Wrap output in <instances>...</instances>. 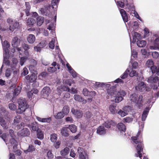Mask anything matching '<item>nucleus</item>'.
<instances>
[{"instance_id":"f257e3e1","label":"nucleus","mask_w":159,"mask_h":159,"mask_svg":"<svg viewBox=\"0 0 159 159\" xmlns=\"http://www.w3.org/2000/svg\"><path fill=\"white\" fill-rule=\"evenodd\" d=\"M143 126H139V129L137 135L131 137L132 142L136 144V150L137 153L135 154V156L136 157H139L140 159H142L143 149V144L142 143L140 139L141 136L140 135L141 132L142 131ZM143 159H148V158L144 156Z\"/></svg>"},{"instance_id":"f03ea898","label":"nucleus","mask_w":159,"mask_h":159,"mask_svg":"<svg viewBox=\"0 0 159 159\" xmlns=\"http://www.w3.org/2000/svg\"><path fill=\"white\" fill-rule=\"evenodd\" d=\"M107 93L112 96L113 101L116 103L121 102L126 94V92L124 90H120L117 92L111 87L107 88Z\"/></svg>"},{"instance_id":"7ed1b4c3","label":"nucleus","mask_w":159,"mask_h":159,"mask_svg":"<svg viewBox=\"0 0 159 159\" xmlns=\"http://www.w3.org/2000/svg\"><path fill=\"white\" fill-rule=\"evenodd\" d=\"M2 46L3 49V63L6 65L9 64V61L7 60L9 57V48L10 44L7 41H5L3 43H2Z\"/></svg>"},{"instance_id":"20e7f679","label":"nucleus","mask_w":159,"mask_h":159,"mask_svg":"<svg viewBox=\"0 0 159 159\" xmlns=\"http://www.w3.org/2000/svg\"><path fill=\"white\" fill-rule=\"evenodd\" d=\"M7 21L9 25V28L8 30V31L9 33L17 30L20 27L19 22L16 20L8 18L7 19Z\"/></svg>"},{"instance_id":"39448f33","label":"nucleus","mask_w":159,"mask_h":159,"mask_svg":"<svg viewBox=\"0 0 159 159\" xmlns=\"http://www.w3.org/2000/svg\"><path fill=\"white\" fill-rule=\"evenodd\" d=\"M150 41L153 45L150 46V49L156 50L159 49V36L156 34H153L151 37Z\"/></svg>"},{"instance_id":"423d86ee","label":"nucleus","mask_w":159,"mask_h":159,"mask_svg":"<svg viewBox=\"0 0 159 159\" xmlns=\"http://www.w3.org/2000/svg\"><path fill=\"white\" fill-rule=\"evenodd\" d=\"M18 108L16 110V112L21 114L24 112L28 108V105L25 98H20L18 101Z\"/></svg>"},{"instance_id":"0eeeda50","label":"nucleus","mask_w":159,"mask_h":159,"mask_svg":"<svg viewBox=\"0 0 159 159\" xmlns=\"http://www.w3.org/2000/svg\"><path fill=\"white\" fill-rule=\"evenodd\" d=\"M143 97L142 95H139L138 98L137 94L134 93L131 94L129 96V99L131 102L135 103L136 105L140 107L143 101Z\"/></svg>"},{"instance_id":"6e6552de","label":"nucleus","mask_w":159,"mask_h":159,"mask_svg":"<svg viewBox=\"0 0 159 159\" xmlns=\"http://www.w3.org/2000/svg\"><path fill=\"white\" fill-rule=\"evenodd\" d=\"M7 114L5 116L2 114L0 115V124L4 129H7L9 126L10 119L7 117Z\"/></svg>"},{"instance_id":"1a4fd4ad","label":"nucleus","mask_w":159,"mask_h":159,"mask_svg":"<svg viewBox=\"0 0 159 159\" xmlns=\"http://www.w3.org/2000/svg\"><path fill=\"white\" fill-rule=\"evenodd\" d=\"M17 142L15 139H12L10 142V144L8 146V149L10 151V149L13 147V151L16 153V154L20 156L21 153V152L19 150L17 149Z\"/></svg>"},{"instance_id":"9d476101","label":"nucleus","mask_w":159,"mask_h":159,"mask_svg":"<svg viewBox=\"0 0 159 159\" xmlns=\"http://www.w3.org/2000/svg\"><path fill=\"white\" fill-rule=\"evenodd\" d=\"M18 63V61L16 58H13L12 60V62H10L8 65L10 66L11 68V70L13 71V73L15 75L17 74L18 72V70L16 69L17 67V64Z\"/></svg>"},{"instance_id":"9b49d317","label":"nucleus","mask_w":159,"mask_h":159,"mask_svg":"<svg viewBox=\"0 0 159 159\" xmlns=\"http://www.w3.org/2000/svg\"><path fill=\"white\" fill-rule=\"evenodd\" d=\"M60 88H61V89L63 91L70 92L72 94H76L78 93V91L76 90V89L73 88H72L71 89H70L67 86H61V87H60L58 86V87L57 88V89L58 90V89Z\"/></svg>"},{"instance_id":"f8f14e48","label":"nucleus","mask_w":159,"mask_h":159,"mask_svg":"<svg viewBox=\"0 0 159 159\" xmlns=\"http://www.w3.org/2000/svg\"><path fill=\"white\" fill-rule=\"evenodd\" d=\"M52 67H49L48 68V70L51 73H53L56 71L57 70V67L58 69H60L59 65L56 62H53L52 64Z\"/></svg>"},{"instance_id":"ddd939ff","label":"nucleus","mask_w":159,"mask_h":159,"mask_svg":"<svg viewBox=\"0 0 159 159\" xmlns=\"http://www.w3.org/2000/svg\"><path fill=\"white\" fill-rule=\"evenodd\" d=\"M51 90L48 87H46L43 88L42 91V95L44 98H47L50 94Z\"/></svg>"},{"instance_id":"4468645a","label":"nucleus","mask_w":159,"mask_h":159,"mask_svg":"<svg viewBox=\"0 0 159 159\" xmlns=\"http://www.w3.org/2000/svg\"><path fill=\"white\" fill-rule=\"evenodd\" d=\"M135 89L136 90L141 92L147 91L146 88V85L143 82H141L139 83L138 85L135 87Z\"/></svg>"},{"instance_id":"2eb2a0df","label":"nucleus","mask_w":159,"mask_h":159,"mask_svg":"<svg viewBox=\"0 0 159 159\" xmlns=\"http://www.w3.org/2000/svg\"><path fill=\"white\" fill-rule=\"evenodd\" d=\"M20 43V40L16 37H13L12 40L11 44L12 47L14 48H16L18 46Z\"/></svg>"},{"instance_id":"dca6fc26","label":"nucleus","mask_w":159,"mask_h":159,"mask_svg":"<svg viewBox=\"0 0 159 159\" xmlns=\"http://www.w3.org/2000/svg\"><path fill=\"white\" fill-rule=\"evenodd\" d=\"M30 131L26 128L23 129L18 133L19 136L22 137L28 136L30 135Z\"/></svg>"},{"instance_id":"f3484780","label":"nucleus","mask_w":159,"mask_h":159,"mask_svg":"<svg viewBox=\"0 0 159 159\" xmlns=\"http://www.w3.org/2000/svg\"><path fill=\"white\" fill-rule=\"evenodd\" d=\"M66 66L67 68L68 71L71 75L73 77L75 78L77 76V73L72 69L68 63H67L66 64Z\"/></svg>"},{"instance_id":"a211bd4d","label":"nucleus","mask_w":159,"mask_h":159,"mask_svg":"<svg viewBox=\"0 0 159 159\" xmlns=\"http://www.w3.org/2000/svg\"><path fill=\"white\" fill-rule=\"evenodd\" d=\"M71 112L75 116L78 118H80L82 116L83 113L80 110L73 108L71 109Z\"/></svg>"},{"instance_id":"6ab92c4d","label":"nucleus","mask_w":159,"mask_h":159,"mask_svg":"<svg viewBox=\"0 0 159 159\" xmlns=\"http://www.w3.org/2000/svg\"><path fill=\"white\" fill-rule=\"evenodd\" d=\"M105 127L107 128H110L111 126H114L116 125L115 123L113 121L111 120H108L106 121L103 124Z\"/></svg>"},{"instance_id":"aec40b11","label":"nucleus","mask_w":159,"mask_h":159,"mask_svg":"<svg viewBox=\"0 0 159 159\" xmlns=\"http://www.w3.org/2000/svg\"><path fill=\"white\" fill-rule=\"evenodd\" d=\"M120 12L124 22H127L128 21V16L125 11L123 9H120Z\"/></svg>"},{"instance_id":"412c9836","label":"nucleus","mask_w":159,"mask_h":159,"mask_svg":"<svg viewBox=\"0 0 159 159\" xmlns=\"http://www.w3.org/2000/svg\"><path fill=\"white\" fill-rule=\"evenodd\" d=\"M158 80V77L152 76L148 78V81L150 84H156Z\"/></svg>"},{"instance_id":"4be33fe9","label":"nucleus","mask_w":159,"mask_h":159,"mask_svg":"<svg viewBox=\"0 0 159 159\" xmlns=\"http://www.w3.org/2000/svg\"><path fill=\"white\" fill-rule=\"evenodd\" d=\"M27 40L30 44H33L35 40V36L32 34H29L27 37Z\"/></svg>"},{"instance_id":"5701e85b","label":"nucleus","mask_w":159,"mask_h":159,"mask_svg":"<svg viewBox=\"0 0 159 159\" xmlns=\"http://www.w3.org/2000/svg\"><path fill=\"white\" fill-rule=\"evenodd\" d=\"M74 98L76 101L82 102L83 103H85L87 102V101L84 100L80 95L75 94L74 96Z\"/></svg>"},{"instance_id":"b1692460","label":"nucleus","mask_w":159,"mask_h":159,"mask_svg":"<svg viewBox=\"0 0 159 159\" xmlns=\"http://www.w3.org/2000/svg\"><path fill=\"white\" fill-rule=\"evenodd\" d=\"M97 133L100 135H103L106 133V129L103 126H100L97 128Z\"/></svg>"},{"instance_id":"393cba45","label":"nucleus","mask_w":159,"mask_h":159,"mask_svg":"<svg viewBox=\"0 0 159 159\" xmlns=\"http://www.w3.org/2000/svg\"><path fill=\"white\" fill-rule=\"evenodd\" d=\"M36 118L39 121L42 123H49L51 120L50 117L42 118L38 116H36Z\"/></svg>"},{"instance_id":"a878e982","label":"nucleus","mask_w":159,"mask_h":159,"mask_svg":"<svg viewBox=\"0 0 159 159\" xmlns=\"http://www.w3.org/2000/svg\"><path fill=\"white\" fill-rule=\"evenodd\" d=\"M150 109L148 107H147L143 112L142 116V120L144 121L145 120L146 117L149 112Z\"/></svg>"},{"instance_id":"bb28decb","label":"nucleus","mask_w":159,"mask_h":159,"mask_svg":"<svg viewBox=\"0 0 159 159\" xmlns=\"http://www.w3.org/2000/svg\"><path fill=\"white\" fill-rule=\"evenodd\" d=\"M28 126L34 131H38V127L36 122H33L31 125H28Z\"/></svg>"},{"instance_id":"cd10ccee","label":"nucleus","mask_w":159,"mask_h":159,"mask_svg":"<svg viewBox=\"0 0 159 159\" xmlns=\"http://www.w3.org/2000/svg\"><path fill=\"white\" fill-rule=\"evenodd\" d=\"M27 25L29 27H31L35 23V20L32 17L29 18L26 20Z\"/></svg>"},{"instance_id":"c85d7f7f","label":"nucleus","mask_w":159,"mask_h":159,"mask_svg":"<svg viewBox=\"0 0 159 159\" xmlns=\"http://www.w3.org/2000/svg\"><path fill=\"white\" fill-rule=\"evenodd\" d=\"M116 106L114 105H110L109 109L110 112L112 114H114L117 113V110L116 108Z\"/></svg>"},{"instance_id":"c756f323","label":"nucleus","mask_w":159,"mask_h":159,"mask_svg":"<svg viewBox=\"0 0 159 159\" xmlns=\"http://www.w3.org/2000/svg\"><path fill=\"white\" fill-rule=\"evenodd\" d=\"M117 127L118 129L120 131L125 132L126 130V127L124 124L123 123H118Z\"/></svg>"},{"instance_id":"7c9ffc66","label":"nucleus","mask_w":159,"mask_h":159,"mask_svg":"<svg viewBox=\"0 0 159 159\" xmlns=\"http://www.w3.org/2000/svg\"><path fill=\"white\" fill-rule=\"evenodd\" d=\"M92 84L93 85L94 88H100L101 87H104V83H100V82H95L94 81H93L92 82Z\"/></svg>"},{"instance_id":"2f4dec72","label":"nucleus","mask_w":159,"mask_h":159,"mask_svg":"<svg viewBox=\"0 0 159 159\" xmlns=\"http://www.w3.org/2000/svg\"><path fill=\"white\" fill-rule=\"evenodd\" d=\"M123 2L124 3V5H125L126 8H127L129 10L130 9H134V5L132 4L128 3L127 0H123Z\"/></svg>"},{"instance_id":"473e14b6","label":"nucleus","mask_w":159,"mask_h":159,"mask_svg":"<svg viewBox=\"0 0 159 159\" xmlns=\"http://www.w3.org/2000/svg\"><path fill=\"white\" fill-rule=\"evenodd\" d=\"M151 70L152 73H156L159 76V67H157L155 66H153L151 67Z\"/></svg>"},{"instance_id":"72a5a7b5","label":"nucleus","mask_w":159,"mask_h":159,"mask_svg":"<svg viewBox=\"0 0 159 159\" xmlns=\"http://www.w3.org/2000/svg\"><path fill=\"white\" fill-rule=\"evenodd\" d=\"M137 44L139 47H143L146 45V42L144 40H139L137 41Z\"/></svg>"},{"instance_id":"f704fd0d","label":"nucleus","mask_w":159,"mask_h":159,"mask_svg":"<svg viewBox=\"0 0 159 159\" xmlns=\"http://www.w3.org/2000/svg\"><path fill=\"white\" fill-rule=\"evenodd\" d=\"M25 6L26 9H25L24 11L25 12L26 15L28 16L30 15L29 12L30 9V3L28 2H25Z\"/></svg>"},{"instance_id":"c9c22d12","label":"nucleus","mask_w":159,"mask_h":159,"mask_svg":"<svg viewBox=\"0 0 159 159\" xmlns=\"http://www.w3.org/2000/svg\"><path fill=\"white\" fill-rule=\"evenodd\" d=\"M68 128L67 127L63 128L61 130V133L62 134L65 136H68L69 134L68 133Z\"/></svg>"},{"instance_id":"e433bc0d","label":"nucleus","mask_w":159,"mask_h":159,"mask_svg":"<svg viewBox=\"0 0 159 159\" xmlns=\"http://www.w3.org/2000/svg\"><path fill=\"white\" fill-rule=\"evenodd\" d=\"M44 21V18L42 16H39L37 18V24L38 26H40Z\"/></svg>"},{"instance_id":"4c0bfd02","label":"nucleus","mask_w":159,"mask_h":159,"mask_svg":"<svg viewBox=\"0 0 159 159\" xmlns=\"http://www.w3.org/2000/svg\"><path fill=\"white\" fill-rule=\"evenodd\" d=\"M2 114L5 116L8 114V112L6 110L4 107L0 106V115L2 116Z\"/></svg>"},{"instance_id":"58836bf2","label":"nucleus","mask_w":159,"mask_h":159,"mask_svg":"<svg viewBox=\"0 0 159 159\" xmlns=\"http://www.w3.org/2000/svg\"><path fill=\"white\" fill-rule=\"evenodd\" d=\"M35 150V148L34 147L31 145H30L29 146L28 149L26 150H24V152L25 153H27L28 152H32Z\"/></svg>"},{"instance_id":"ea45409f","label":"nucleus","mask_w":159,"mask_h":159,"mask_svg":"<svg viewBox=\"0 0 159 159\" xmlns=\"http://www.w3.org/2000/svg\"><path fill=\"white\" fill-rule=\"evenodd\" d=\"M68 128L73 133H75L77 131V129L76 126L72 124L70 125Z\"/></svg>"},{"instance_id":"a19ab883","label":"nucleus","mask_w":159,"mask_h":159,"mask_svg":"<svg viewBox=\"0 0 159 159\" xmlns=\"http://www.w3.org/2000/svg\"><path fill=\"white\" fill-rule=\"evenodd\" d=\"M58 0H52V7L53 8H54V10H56L57 9V4L58 2Z\"/></svg>"},{"instance_id":"79ce46f5","label":"nucleus","mask_w":159,"mask_h":159,"mask_svg":"<svg viewBox=\"0 0 159 159\" xmlns=\"http://www.w3.org/2000/svg\"><path fill=\"white\" fill-rule=\"evenodd\" d=\"M69 151V148L67 147H66L61 151V154L63 156H66L68 154Z\"/></svg>"},{"instance_id":"37998d69","label":"nucleus","mask_w":159,"mask_h":159,"mask_svg":"<svg viewBox=\"0 0 159 159\" xmlns=\"http://www.w3.org/2000/svg\"><path fill=\"white\" fill-rule=\"evenodd\" d=\"M132 10V11L130 13V14H131L132 16L135 17L137 19L142 21V19L139 16L138 13L135 10H133V9Z\"/></svg>"},{"instance_id":"c03bdc74","label":"nucleus","mask_w":159,"mask_h":159,"mask_svg":"<svg viewBox=\"0 0 159 159\" xmlns=\"http://www.w3.org/2000/svg\"><path fill=\"white\" fill-rule=\"evenodd\" d=\"M37 138L40 139L42 140L43 138V133L40 130H38L37 132Z\"/></svg>"},{"instance_id":"a18cd8bd","label":"nucleus","mask_w":159,"mask_h":159,"mask_svg":"<svg viewBox=\"0 0 159 159\" xmlns=\"http://www.w3.org/2000/svg\"><path fill=\"white\" fill-rule=\"evenodd\" d=\"M122 109L128 114V113L131 111L132 110V108L131 106H126L123 107Z\"/></svg>"},{"instance_id":"49530a36","label":"nucleus","mask_w":159,"mask_h":159,"mask_svg":"<svg viewBox=\"0 0 159 159\" xmlns=\"http://www.w3.org/2000/svg\"><path fill=\"white\" fill-rule=\"evenodd\" d=\"M154 62L152 60H148L146 62V66L148 68H150L154 65Z\"/></svg>"},{"instance_id":"de8ad7c7","label":"nucleus","mask_w":159,"mask_h":159,"mask_svg":"<svg viewBox=\"0 0 159 159\" xmlns=\"http://www.w3.org/2000/svg\"><path fill=\"white\" fill-rule=\"evenodd\" d=\"M21 89V88L20 86H18L14 90V95L15 96L18 95L20 93Z\"/></svg>"},{"instance_id":"09e8293b","label":"nucleus","mask_w":159,"mask_h":159,"mask_svg":"<svg viewBox=\"0 0 159 159\" xmlns=\"http://www.w3.org/2000/svg\"><path fill=\"white\" fill-rule=\"evenodd\" d=\"M9 108L11 110L14 111L17 108V106L13 102L10 103L8 105Z\"/></svg>"},{"instance_id":"8fccbe9b","label":"nucleus","mask_w":159,"mask_h":159,"mask_svg":"<svg viewBox=\"0 0 159 159\" xmlns=\"http://www.w3.org/2000/svg\"><path fill=\"white\" fill-rule=\"evenodd\" d=\"M129 71L128 69H126L124 73L120 76L121 78L123 79L126 78L128 76Z\"/></svg>"},{"instance_id":"3c124183","label":"nucleus","mask_w":159,"mask_h":159,"mask_svg":"<svg viewBox=\"0 0 159 159\" xmlns=\"http://www.w3.org/2000/svg\"><path fill=\"white\" fill-rule=\"evenodd\" d=\"M117 113L121 117H124L127 115V112H126L125 111H123L122 109H120L117 112Z\"/></svg>"},{"instance_id":"603ef678","label":"nucleus","mask_w":159,"mask_h":159,"mask_svg":"<svg viewBox=\"0 0 159 159\" xmlns=\"http://www.w3.org/2000/svg\"><path fill=\"white\" fill-rule=\"evenodd\" d=\"M57 139V135L55 134H52L50 136V140L52 142H55Z\"/></svg>"},{"instance_id":"864d4df0","label":"nucleus","mask_w":159,"mask_h":159,"mask_svg":"<svg viewBox=\"0 0 159 159\" xmlns=\"http://www.w3.org/2000/svg\"><path fill=\"white\" fill-rule=\"evenodd\" d=\"M131 59L132 57L134 58H136L137 57V53L134 49H132V45L131 46Z\"/></svg>"},{"instance_id":"5fc2aeb1","label":"nucleus","mask_w":159,"mask_h":159,"mask_svg":"<svg viewBox=\"0 0 159 159\" xmlns=\"http://www.w3.org/2000/svg\"><path fill=\"white\" fill-rule=\"evenodd\" d=\"M65 114L62 111L58 113L56 116H55V118L56 119H60L64 117Z\"/></svg>"},{"instance_id":"6e6d98bb","label":"nucleus","mask_w":159,"mask_h":159,"mask_svg":"<svg viewBox=\"0 0 159 159\" xmlns=\"http://www.w3.org/2000/svg\"><path fill=\"white\" fill-rule=\"evenodd\" d=\"M9 133L11 139L10 140V142L12 139H15V136L14 133V131L12 129H10L9 130Z\"/></svg>"},{"instance_id":"4d7b16f0","label":"nucleus","mask_w":159,"mask_h":159,"mask_svg":"<svg viewBox=\"0 0 159 159\" xmlns=\"http://www.w3.org/2000/svg\"><path fill=\"white\" fill-rule=\"evenodd\" d=\"M11 70L10 69H7L5 72V77L7 78H8L11 74Z\"/></svg>"},{"instance_id":"13d9d810","label":"nucleus","mask_w":159,"mask_h":159,"mask_svg":"<svg viewBox=\"0 0 159 159\" xmlns=\"http://www.w3.org/2000/svg\"><path fill=\"white\" fill-rule=\"evenodd\" d=\"M129 76L130 77H133L134 76H137L138 75V73L136 71L134 70H132L129 73Z\"/></svg>"},{"instance_id":"bf43d9fd","label":"nucleus","mask_w":159,"mask_h":159,"mask_svg":"<svg viewBox=\"0 0 159 159\" xmlns=\"http://www.w3.org/2000/svg\"><path fill=\"white\" fill-rule=\"evenodd\" d=\"M55 40L54 39H52V40L49 42V48L52 49H53L54 48V43Z\"/></svg>"},{"instance_id":"052dcab7","label":"nucleus","mask_w":159,"mask_h":159,"mask_svg":"<svg viewBox=\"0 0 159 159\" xmlns=\"http://www.w3.org/2000/svg\"><path fill=\"white\" fill-rule=\"evenodd\" d=\"M62 112L65 114H67L69 112V108L68 106H65L62 109Z\"/></svg>"},{"instance_id":"680f3d73","label":"nucleus","mask_w":159,"mask_h":159,"mask_svg":"<svg viewBox=\"0 0 159 159\" xmlns=\"http://www.w3.org/2000/svg\"><path fill=\"white\" fill-rule=\"evenodd\" d=\"M37 79V76L35 75V74H32L30 75V82H33L35 81Z\"/></svg>"},{"instance_id":"e2e57ef3","label":"nucleus","mask_w":159,"mask_h":159,"mask_svg":"<svg viewBox=\"0 0 159 159\" xmlns=\"http://www.w3.org/2000/svg\"><path fill=\"white\" fill-rule=\"evenodd\" d=\"M80 159H87L88 155L86 152H84L83 154H81L79 155Z\"/></svg>"},{"instance_id":"0e129e2a","label":"nucleus","mask_w":159,"mask_h":159,"mask_svg":"<svg viewBox=\"0 0 159 159\" xmlns=\"http://www.w3.org/2000/svg\"><path fill=\"white\" fill-rule=\"evenodd\" d=\"M28 59V57H23L20 58V64L22 66H23L24 63Z\"/></svg>"},{"instance_id":"69168bd1","label":"nucleus","mask_w":159,"mask_h":159,"mask_svg":"<svg viewBox=\"0 0 159 159\" xmlns=\"http://www.w3.org/2000/svg\"><path fill=\"white\" fill-rule=\"evenodd\" d=\"M21 117L20 116L17 115L15 118L14 120V123H18L20 121Z\"/></svg>"},{"instance_id":"338daca9","label":"nucleus","mask_w":159,"mask_h":159,"mask_svg":"<svg viewBox=\"0 0 159 159\" xmlns=\"http://www.w3.org/2000/svg\"><path fill=\"white\" fill-rule=\"evenodd\" d=\"M123 120L124 122L126 123H129L132 121L133 119L132 118L128 117L124 118L123 119Z\"/></svg>"},{"instance_id":"774afa93","label":"nucleus","mask_w":159,"mask_h":159,"mask_svg":"<svg viewBox=\"0 0 159 159\" xmlns=\"http://www.w3.org/2000/svg\"><path fill=\"white\" fill-rule=\"evenodd\" d=\"M29 69L32 73H34L36 70V68L34 65H30L29 67Z\"/></svg>"}]
</instances>
